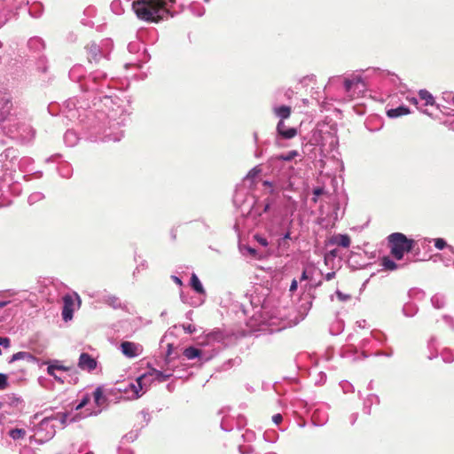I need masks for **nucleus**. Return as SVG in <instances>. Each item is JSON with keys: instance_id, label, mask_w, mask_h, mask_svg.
I'll return each mask as SVG.
<instances>
[{"instance_id": "nucleus-24", "label": "nucleus", "mask_w": 454, "mask_h": 454, "mask_svg": "<svg viewBox=\"0 0 454 454\" xmlns=\"http://www.w3.org/2000/svg\"><path fill=\"white\" fill-rule=\"evenodd\" d=\"M85 68L82 65H74L69 71V78L74 82H80L85 76Z\"/></svg>"}, {"instance_id": "nucleus-46", "label": "nucleus", "mask_w": 454, "mask_h": 454, "mask_svg": "<svg viewBox=\"0 0 454 454\" xmlns=\"http://www.w3.org/2000/svg\"><path fill=\"white\" fill-rule=\"evenodd\" d=\"M9 434L13 440H20L25 436L26 431L24 429L15 428L12 429Z\"/></svg>"}, {"instance_id": "nucleus-1", "label": "nucleus", "mask_w": 454, "mask_h": 454, "mask_svg": "<svg viewBox=\"0 0 454 454\" xmlns=\"http://www.w3.org/2000/svg\"><path fill=\"white\" fill-rule=\"evenodd\" d=\"M1 134L20 143L32 141L35 135L27 111L14 106L11 94L5 90H0Z\"/></svg>"}, {"instance_id": "nucleus-32", "label": "nucleus", "mask_w": 454, "mask_h": 454, "mask_svg": "<svg viewBox=\"0 0 454 454\" xmlns=\"http://www.w3.org/2000/svg\"><path fill=\"white\" fill-rule=\"evenodd\" d=\"M58 171L59 175L64 178H69L73 175V168L72 166L66 161L60 162L58 167Z\"/></svg>"}, {"instance_id": "nucleus-60", "label": "nucleus", "mask_w": 454, "mask_h": 454, "mask_svg": "<svg viewBox=\"0 0 454 454\" xmlns=\"http://www.w3.org/2000/svg\"><path fill=\"white\" fill-rule=\"evenodd\" d=\"M337 255H338V250H337V249H333V250L328 251V252L325 254V257H324L325 262V263H327V262H328V260H329V259H333V258H335Z\"/></svg>"}, {"instance_id": "nucleus-40", "label": "nucleus", "mask_w": 454, "mask_h": 454, "mask_svg": "<svg viewBox=\"0 0 454 454\" xmlns=\"http://www.w3.org/2000/svg\"><path fill=\"white\" fill-rule=\"evenodd\" d=\"M240 252L242 253L243 255H248L252 258L261 257L258 254V251L255 248L249 246L240 247Z\"/></svg>"}, {"instance_id": "nucleus-30", "label": "nucleus", "mask_w": 454, "mask_h": 454, "mask_svg": "<svg viewBox=\"0 0 454 454\" xmlns=\"http://www.w3.org/2000/svg\"><path fill=\"white\" fill-rule=\"evenodd\" d=\"M410 114V110L407 106H400L396 108H391L387 112L389 118H397Z\"/></svg>"}, {"instance_id": "nucleus-29", "label": "nucleus", "mask_w": 454, "mask_h": 454, "mask_svg": "<svg viewBox=\"0 0 454 454\" xmlns=\"http://www.w3.org/2000/svg\"><path fill=\"white\" fill-rule=\"evenodd\" d=\"M190 285L197 294L206 296V291L195 273H192L191 276Z\"/></svg>"}, {"instance_id": "nucleus-52", "label": "nucleus", "mask_w": 454, "mask_h": 454, "mask_svg": "<svg viewBox=\"0 0 454 454\" xmlns=\"http://www.w3.org/2000/svg\"><path fill=\"white\" fill-rule=\"evenodd\" d=\"M240 360L239 358L229 359L221 366V371H225L233 366L235 364H239Z\"/></svg>"}, {"instance_id": "nucleus-9", "label": "nucleus", "mask_w": 454, "mask_h": 454, "mask_svg": "<svg viewBox=\"0 0 454 454\" xmlns=\"http://www.w3.org/2000/svg\"><path fill=\"white\" fill-rule=\"evenodd\" d=\"M38 292L49 301H58L59 295L65 291L66 286L51 278H43L38 280Z\"/></svg>"}, {"instance_id": "nucleus-28", "label": "nucleus", "mask_w": 454, "mask_h": 454, "mask_svg": "<svg viewBox=\"0 0 454 454\" xmlns=\"http://www.w3.org/2000/svg\"><path fill=\"white\" fill-rule=\"evenodd\" d=\"M419 103L421 101H424V104H422V107L423 106H434V98L433 97V95L427 91V90H420L419 91Z\"/></svg>"}, {"instance_id": "nucleus-18", "label": "nucleus", "mask_w": 454, "mask_h": 454, "mask_svg": "<svg viewBox=\"0 0 454 454\" xmlns=\"http://www.w3.org/2000/svg\"><path fill=\"white\" fill-rule=\"evenodd\" d=\"M251 206L248 210V214L252 216H261L263 213L267 212L270 207V202L269 200L259 201L254 200V197H251Z\"/></svg>"}, {"instance_id": "nucleus-44", "label": "nucleus", "mask_w": 454, "mask_h": 454, "mask_svg": "<svg viewBox=\"0 0 454 454\" xmlns=\"http://www.w3.org/2000/svg\"><path fill=\"white\" fill-rule=\"evenodd\" d=\"M44 199V194L40 192L31 193L27 198V202L33 205Z\"/></svg>"}, {"instance_id": "nucleus-42", "label": "nucleus", "mask_w": 454, "mask_h": 454, "mask_svg": "<svg viewBox=\"0 0 454 454\" xmlns=\"http://www.w3.org/2000/svg\"><path fill=\"white\" fill-rule=\"evenodd\" d=\"M432 305L436 309H442L445 305V297L441 294H435L431 298Z\"/></svg>"}, {"instance_id": "nucleus-21", "label": "nucleus", "mask_w": 454, "mask_h": 454, "mask_svg": "<svg viewBox=\"0 0 454 454\" xmlns=\"http://www.w3.org/2000/svg\"><path fill=\"white\" fill-rule=\"evenodd\" d=\"M63 301H64V307H63V309H62V317L64 319V321L67 322L69 320L72 319L73 317V299L70 295L68 294H66L64 297H63Z\"/></svg>"}, {"instance_id": "nucleus-62", "label": "nucleus", "mask_w": 454, "mask_h": 454, "mask_svg": "<svg viewBox=\"0 0 454 454\" xmlns=\"http://www.w3.org/2000/svg\"><path fill=\"white\" fill-rule=\"evenodd\" d=\"M335 294L337 296V298L340 301H347L348 300H350L351 296L349 294H343L342 292L337 290L335 292Z\"/></svg>"}, {"instance_id": "nucleus-51", "label": "nucleus", "mask_w": 454, "mask_h": 454, "mask_svg": "<svg viewBox=\"0 0 454 454\" xmlns=\"http://www.w3.org/2000/svg\"><path fill=\"white\" fill-rule=\"evenodd\" d=\"M407 100H408L410 103H411V104H413V105L417 106V108H418V109H419L422 113L426 114H428V115H430V114H429L426 109H423V108H422L421 104H419V98H416V97L407 98Z\"/></svg>"}, {"instance_id": "nucleus-49", "label": "nucleus", "mask_w": 454, "mask_h": 454, "mask_svg": "<svg viewBox=\"0 0 454 454\" xmlns=\"http://www.w3.org/2000/svg\"><path fill=\"white\" fill-rule=\"evenodd\" d=\"M106 302L114 309L121 307V301L119 298H117L116 296H107L106 299Z\"/></svg>"}, {"instance_id": "nucleus-57", "label": "nucleus", "mask_w": 454, "mask_h": 454, "mask_svg": "<svg viewBox=\"0 0 454 454\" xmlns=\"http://www.w3.org/2000/svg\"><path fill=\"white\" fill-rule=\"evenodd\" d=\"M340 385L344 393H349L354 391V387L348 381H341Z\"/></svg>"}, {"instance_id": "nucleus-8", "label": "nucleus", "mask_w": 454, "mask_h": 454, "mask_svg": "<svg viewBox=\"0 0 454 454\" xmlns=\"http://www.w3.org/2000/svg\"><path fill=\"white\" fill-rule=\"evenodd\" d=\"M388 244L390 247L391 254L396 259H403L404 253H409L412 250L414 241L408 239L401 232H394L387 237Z\"/></svg>"}, {"instance_id": "nucleus-48", "label": "nucleus", "mask_w": 454, "mask_h": 454, "mask_svg": "<svg viewBox=\"0 0 454 454\" xmlns=\"http://www.w3.org/2000/svg\"><path fill=\"white\" fill-rule=\"evenodd\" d=\"M442 98L444 103L454 106V92L445 91L442 93Z\"/></svg>"}, {"instance_id": "nucleus-50", "label": "nucleus", "mask_w": 454, "mask_h": 454, "mask_svg": "<svg viewBox=\"0 0 454 454\" xmlns=\"http://www.w3.org/2000/svg\"><path fill=\"white\" fill-rule=\"evenodd\" d=\"M441 356H442L443 362H445V363H451L454 360L453 354L449 349H443L441 352Z\"/></svg>"}, {"instance_id": "nucleus-16", "label": "nucleus", "mask_w": 454, "mask_h": 454, "mask_svg": "<svg viewBox=\"0 0 454 454\" xmlns=\"http://www.w3.org/2000/svg\"><path fill=\"white\" fill-rule=\"evenodd\" d=\"M78 367L88 372H93L98 367V361L88 353H82L78 359Z\"/></svg>"}, {"instance_id": "nucleus-22", "label": "nucleus", "mask_w": 454, "mask_h": 454, "mask_svg": "<svg viewBox=\"0 0 454 454\" xmlns=\"http://www.w3.org/2000/svg\"><path fill=\"white\" fill-rule=\"evenodd\" d=\"M364 72L367 74L366 77L376 74V75H379L383 78L390 77L391 81L393 82H395L396 81L399 80V78L396 75L391 74L390 72L386 71V70H381V69L376 68V67H369L366 70H364Z\"/></svg>"}, {"instance_id": "nucleus-37", "label": "nucleus", "mask_w": 454, "mask_h": 454, "mask_svg": "<svg viewBox=\"0 0 454 454\" xmlns=\"http://www.w3.org/2000/svg\"><path fill=\"white\" fill-rule=\"evenodd\" d=\"M433 241L434 245L436 249L442 250L444 248H448L452 254H454V247L451 246H449L445 239L442 238L433 239L429 240V242Z\"/></svg>"}, {"instance_id": "nucleus-38", "label": "nucleus", "mask_w": 454, "mask_h": 454, "mask_svg": "<svg viewBox=\"0 0 454 454\" xmlns=\"http://www.w3.org/2000/svg\"><path fill=\"white\" fill-rule=\"evenodd\" d=\"M262 168L260 165L254 167L244 178V181H249L251 184H254V179L262 173Z\"/></svg>"}, {"instance_id": "nucleus-27", "label": "nucleus", "mask_w": 454, "mask_h": 454, "mask_svg": "<svg viewBox=\"0 0 454 454\" xmlns=\"http://www.w3.org/2000/svg\"><path fill=\"white\" fill-rule=\"evenodd\" d=\"M27 46L29 50L39 52L45 48V43L42 38L35 36L28 40Z\"/></svg>"}, {"instance_id": "nucleus-23", "label": "nucleus", "mask_w": 454, "mask_h": 454, "mask_svg": "<svg viewBox=\"0 0 454 454\" xmlns=\"http://www.w3.org/2000/svg\"><path fill=\"white\" fill-rule=\"evenodd\" d=\"M328 420V414L322 409H316L312 414V421L314 425L320 427L326 423Z\"/></svg>"}, {"instance_id": "nucleus-45", "label": "nucleus", "mask_w": 454, "mask_h": 454, "mask_svg": "<svg viewBox=\"0 0 454 454\" xmlns=\"http://www.w3.org/2000/svg\"><path fill=\"white\" fill-rule=\"evenodd\" d=\"M382 266L388 270H395L397 269V264L388 257H384L382 260Z\"/></svg>"}, {"instance_id": "nucleus-10", "label": "nucleus", "mask_w": 454, "mask_h": 454, "mask_svg": "<svg viewBox=\"0 0 454 454\" xmlns=\"http://www.w3.org/2000/svg\"><path fill=\"white\" fill-rule=\"evenodd\" d=\"M113 49V41L110 38L102 40L99 43L91 42L86 46L90 62H99L102 59H108Z\"/></svg>"}, {"instance_id": "nucleus-35", "label": "nucleus", "mask_w": 454, "mask_h": 454, "mask_svg": "<svg viewBox=\"0 0 454 454\" xmlns=\"http://www.w3.org/2000/svg\"><path fill=\"white\" fill-rule=\"evenodd\" d=\"M184 356L187 359L192 360L194 358H200L201 356V351L195 347H188L184 350Z\"/></svg>"}, {"instance_id": "nucleus-4", "label": "nucleus", "mask_w": 454, "mask_h": 454, "mask_svg": "<svg viewBox=\"0 0 454 454\" xmlns=\"http://www.w3.org/2000/svg\"><path fill=\"white\" fill-rule=\"evenodd\" d=\"M125 111L121 106L113 107L106 114L104 121L103 141L119 142L123 137L121 128L125 124Z\"/></svg>"}, {"instance_id": "nucleus-20", "label": "nucleus", "mask_w": 454, "mask_h": 454, "mask_svg": "<svg viewBox=\"0 0 454 454\" xmlns=\"http://www.w3.org/2000/svg\"><path fill=\"white\" fill-rule=\"evenodd\" d=\"M350 238L348 234H335L333 235L327 244L332 246H339L347 248L350 246Z\"/></svg>"}, {"instance_id": "nucleus-19", "label": "nucleus", "mask_w": 454, "mask_h": 454, "mask_svg": "<svg viewBox=\"0 0 454 454\" xmlns=\"http://www.w3.org/2000/svg\"><path fill=\"white\" fill-rule=\"evenodd\" d=\"M276 129L278 137L284 139H291L297 135V129L287 127L284 121H278Z\"/></svg>"}, {"instance_id": "nucleus-64", "label": "nucleus", "mask_w": 454, "mask_h": 454, "mask_svg": "<svg viewBox=\"0 0 454 454\" xmlns=\"http://www.w3.org/2000/svg\"><path fill=\"white\" fill-rule=\"evenodd\" d=\"M182 327H183L184 331L189 334H192V333H195V331H196L195 326L192 324L183 325Z\"/></svg>"}, {"instance_id": "nucleus-54", "label": "nucleus", "mask_w": 454, "mask_h": 454, "mask_svg": "<svg viewBox=\"0 0 454 454\" xmlns=\"http://www.w3.org/2000/svg\"><path fill=\"white\" fill-rule=\"evenodd\" d=\"M278 249H280L282 251H286L289 249L290 244H289L288 240L279 238L278 239Z\"/></svg>"}, {"instance_id": "nucleus-5", "label": "nucleus", "mask_w": 454, "mask_h": 454, "mask_svg": "<svg viewBox=\"0 0 454 454\" xmlns=\"http://www.w3.org/2000/svg\"><path fill=\"white\" fill-rule=\"evenodd\" d=\"M107 74L100 70H97L93 73H91L89 77L85 79V83L82 84L81 87L82 90L86 91H91L95 92L98 95V97H94L93 98V105L96 106L97 102L96 100L101 101L102 100V94L104 93V89L109 88V84L106 82ZM103 98L105 99L106 106H108L109 104H114L113 98L111 96L104 95Z\"/></svg>"}, {"instance_id": "nucleus-63", "label": "nucleus", "mask_w": 454, "mask_h": 454, "mask_svg": "<svg viewBox=\"0 0 454 454\" xmlns=\"http://www.w3.org/2000/svg\"><path fill=\"white\" fill-rule=\"evenodd\" d=\"M190 9H191V12L194 15H196L198 17H200V16H202L204 14V8L203 7H199L198 9H196V7L192 5V6L190 7Z\"/></svg>"}, {"instance_id": "nucleus-7", "label": "nucleus", "mask_w": 454, "mask_h": 454, "mask_svg": "<svg viewBox=\"0 0 454 454\" xmlns=\"http://www.w3.org/2000/svg\"><path fill=\"white\" fill-rule=\"evenodd\" d=\"M171 375V373L166 374L153 369L137 378L136 382H130L129 387L133 391L134 396L138 398L142 395L140 391H142L144 387H148L153 381L164 382L168 380Z\"/></svg>"}, {"instance_id": "nucleus-25", "label": "nucleus", "mask_w": 454, "mask_h": 454, "mask_svg": "<svg viewBox=\"0 0 454 454\" xmlns=\"http://www.w3.org/2000/svg\"><path fill=\"white\" fill-rule=\"evenodd\" d=\"M274 114L279 118V121L288 119L291 115V107L287 106H275L273 107Z\"/></svg>"}, {"instance_id": "nucleus-36", "label": "nucleus", "mask_w": 454, "mask_h": 454, "mask_svg": "<svg viewBox=\"0 0 454 454\" xmlns=\"http://www.w3.org/2000/svg\"><path fill=\"white\" fill-rule=\"evenodd\" d=\"M246 195V192L243 188H238L235 191L234 196H233V202L237 207H243L245 203L244 197Z\"/></svg>"}, {"instance_id": "nucleus-26", "label": "nucleus", "mask_w": 454, "mask_h": 454, "mask_svg": "<svg viewBox=\"0 0 454 454\" xmlns=\"http://www.w3.org/2000/svg\"><path fill=\"white\" fill-rule=\"evenodd\" d=\"M19 360H25L28 363H33L35 361V357L29 352L20 351L12 356V357L9 360V363L12 364Z\"/></svg>"}, {"instance_id": "nucleus-14", "label": "nucleus", "mask_w": 454, "mask_h": 454, "mask_svg": "<svg viewBox=\"0 0 454 454\" xmlns=\"http://www.w3.org/2000/svg\"><path fill=\"white\" fill-rule=\"evenodd\" d=\"M27 4L28 0H0V27L6 23L14 11Z\"/></svg>"}, {"instance_id": "nucleus-15", "label": "nucleus", "mask_w": 454, "mask_h": 454, "mask_svg": "<svg viewBox=\"0 0 454 454\" xmlns=\"http://www.w3.org/2000/svg\"><path fill=\"white\" fill-rule=\"evenodd\" d=\"M120 350L125 357L132 359L140 356L144 348L139 343L124 340L120 344Z\"/></svg>"}, {"instance_id": "nucleus-41", "label": "nucleus", "mask_w": 454, "mask_h": 454, "mask_svg": "<svg viewBox=\"0 0 454 454\" xmlns=\"http://www.w3.org/2000/svg\"><path fill=\"white\" fill-rule=\"evenodd\" d=\"M67 107L70 108V111L74 110V109H79V108L85 109L87 107H90V104L80 102L79 100L74 98V99H69L67 101Z\"/></svg>"}, {"instance_id": "nucleus-11", "label": "nucleus", "mask_w": 454, "mask_h": 454, "mask_svg": "<svg viewBox=\"0 0 454 454\" xmlns=\"http://www.w3.org/2000/svg\"><path fill=\"white\" fill-rule=\"evenodd\" d=\"M344 91L349 99L359 98L366 90V83L361 74H353L343 82Z\"/></svg>"}, {"instance_id": "nucleus-3", "label": "nucleus", "mask_w": 454, "mask_h": 454, "mask_svg": "<svg viewBox=\"0 0 454 454\" xmlns=\"http://www.w3.org/2000/svg\"><path fill=\"white\" fill-rule=\"evenodd\" d=\"M100 411L86 412L81 416L74 414V411L69 412H59L55 415L43 418L34 428V434L30 436V441L38 444H43L51 440L56 434L55 421H59L62 425H68L72 422L79 421L82 419L92 415H98Z\"/></svg>"}, {"instance_id": "nucleus-43", "label": "nucleus", "mask_w": 454, "mask_h": 454, "mask_svg": "<svg viewBox=\"0 0 454 454\" xmlns=\"http://www.w3.org/2000/svg\"><path fill=\"white\" fill-rule=\"evenodd\" d=\"M418 311V308L413 303H406L403 308V312L406 317H413Z\"/></svg>"}, {"instance_id": "nucleus-34", "label": "nucleus", "mask_w": 454, "mask_h": 454, "mask_svg": "<svg viewBox=\"0 0 454 454\" xmlns=\"http://www.w3.org/2000/svg\"><path fill=\"white\" fill-rule=\"evenodd\" d=\"M18 168L20 171L25 172L30 170L29 168L33 165L34 160L30 157H22L18 159Z\"/></svg>"}, {"instance_id": "nucleus-55", "label": "nucleus", "mask_w": 454, "mask_h": 454, "mask_svg": "<svg viewBox=\"0 0 454 454\" xmlns=\"http://www.w3.org/2000/svg\"><path fill=\"white\" fill-rule=\"evenodd\" d=\"M229 420L228 418H224L221 423L222 429L226 432L231 431L234 428V426L231 425Z\"/></svg>"}, {"instance_id": "nucleus-13", "label": "nucleus", "mask_w": 454, "mask_h": 454, "mask_svg": "<svg viewBox=\"0 0 454 454\" xmlns=\"http://www.w3.org/2000/svg\"><path fill=\"white\" fill-rule=\"evenodd\" d=\"M93 398H94L95 403L98 407L97 409V411H101L100 406L103 405L106 403V398L104 395L102 388L100 387H98L94 390V392H93ZM90 401V396L88 394L84 395L83 397L82 398V400L80 401V403L75 405V408H74V414H78V415L82 416L86 412L96 411V410L86 409L84 411L78 412V411H80L82 408H84L89 403ZM100 412L101 411H99L98 413H100Z\"/></svg>"}, {"instance_id": "nucleus-2", "label": "nucleus", "mask_w": 454, "mask_h": 454, "mask_svg": "<svg viewBox=\"0 0 454 454\" xmlns=\"http://www.w3.org/2000/svg\"><path fill=\"white\" fill-rule=\"evenodd\" d=\"M130 3L136 16L143 21L157 22L173 17L177 11L174 9L175 0H125Z\"/></svg>"}, {"instance_id": "nucleus-6", "label": "nucleus", "mask_w": 454, "mask_h": 454, "mask_svg": "<svg viewBox=\"0 0 454 454\" xmlns=\"http://www.w3.org/2000/svg\"><path fill=\"white\" fill-rule=\"evenodd\" d=\"M21 192L20 184L14 181L13 175L0 170V207L12 203V199Z\"/></svg>"}, {"instance_id": "nucleus-53", "label": "nucleus", "mask_w": 454, "mask_h": 454, "mask_svg": "<svg viewBox=\"0 0 454 454\" xmlns=\"http://www.w3.org/2000/svg\"><path fill=\"white\" fill-rule=\"evenodd\" d=\"M37 68L42 72L47 71V59L44 57H40L37 61Z\"/></svg>"}, {"instance_id": "nucleus-61", "label": "nucleus", "mask_w": 454, "mask_h": 454, "mask_svg": "<svg viewBox=\"0 0 454 454\" xmlns=\"http://www.w3.org/2000/svg\"><path fill=\"white\" fill-rule=\"evenodd\" d=\"M254 239L262 247H266L269 245V242L265 237H262L259 234L254 235Z\"/></svg>"}, {"instance_id": "nucleus-59", "label": "nucleus", "mask_w": 454, "mask_h": 454, "mask_svg": "<svg viewBox=\"0 0 454 454\" xmlns=\"http://www.w3.org/2000/svg\"><path fill=\"white\" fill-rule=\"evenodd\" d=\"M246 426V419L244 416L242 415H239L236 419V425L235 427L238 428V429H241L243 428L244 427Z\"/></svg>"}, {"instance_id": "nucleus-31", "label": "nucleus", "mask_w": 454, "mask_h": 454, "mask_svg": "<svg viewBox=\"0 0 454 454\" xmlns=\"http://www.w3.org/2000/svg\"><path fill=\"white\" fill-rule=\"evenodd\" d=\"M79 141V137L74 130L69 129L64 135V142L67 146H74Z\"/></svg>"}, {"instance_id": "nucleus-56", "label": "nucleus", "mask_w": 454, "mask_h": 454, "mask_svg": "<svg viewBox=\"0 0 454 454\" xmlns=\"http://www.w3.org/2000/svg\"><path fill=\"white\" fill-rule=\"evenodd\" d=\"M297 155H298L297 151H290V152L286 153V154L281 155L280 159H282L285 161H290Z\"/></svg>"}, {"instance_id": "nucleus-17", "label": "nucleus", "mask_w": 454, "mask_h": 454, "mask_svg": "<svg viewBox=\"0 0 454 454\" xmlns=\"http://www.w3.org/2000/svg\"><path fill=\"white\" fill-rule=\"evenodd\" d=\"M48 367H47V373L53 377L54 380L58 382L64 383L65 380L59 376L58 373H56V371H62V372H68L71 370L70 367L65 366L61 364L59 360H53L51 362H47Z\"/></svg>"}, {"instance_id": "nucleus-33", "label": "nucleus", "mask_w": 454, "mask_h": 454, "mask_svg": "<svg viewBox=\"0 0 454 454\" xmlns=\"http://www.w3.org/2000/svg\"><path fill=\"white\" fill-rule=\"evenodd\" d=\"M379 403H380V399H379L378 395H373V394L369 395L364 403V408H363L364 412L366 414H370L372 405L373 403L378 404Z\"/></svg>"}, {"instance_id": "nucleus-39", "label": "nucleus", "mask_w": 454, "mask_h": 454, "mask_svg": "<svg viewBox=\"0 0 454 454\" xmlns=\"http://www.w3.org/2000/svg\"><path fill=\"white\" fill-rule=\"evenodd\" d=\"M111 11L116 15L124 13L125 9L121 0H114L110 4Z\"/></svg>"}, {"instance_id": "nucleus-58", "label": "nucleus", "mask_w": 454, "mask_h": 454, "mask_svg": "<svg viewBox=\"0 0 454 454\" xmlns=\"http://www.w3.org/2000/svg\"><path fill=\"white\" fill-rule=\"evenodd\" d=\"M8 387L7 375L0 373V390H4Z\"/></svg>"}, {"instance_id": "nucleus-47", "label": "nucleus", "mask_w": 454, "mask_h": 454, "mask_svg": "<svg viewBox=\"0 0 454 454\" xmlns=\"http://www.w3.org/2000/svg\"><path fill=\"white\" fill-rule=\"evenodd\" d=\"M315 272H316L315 269L304 270L300 278V281L309 280V281L312 282L313 275L315 274Z\"/></svg>"}, {"instance_id": "nucleus-12", "label": "nucleus", "mask_w": 454, "mask_h": 454, "mask_svg": "<svg viewBox=\"0 0 454 454\" xmlns=\"http://www.w3.org/2000/svg\"><path fill=\"white\" fill-rule=\"evenodd\" d=\"M20 152L14 147H8L0 153V170L13 175L18 168Z\"/></svg>"}]
</instances>
